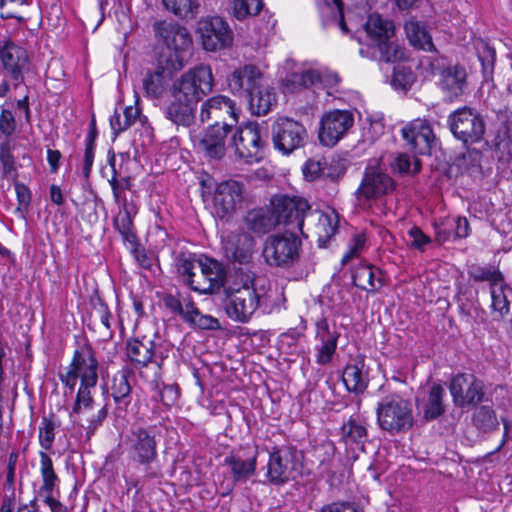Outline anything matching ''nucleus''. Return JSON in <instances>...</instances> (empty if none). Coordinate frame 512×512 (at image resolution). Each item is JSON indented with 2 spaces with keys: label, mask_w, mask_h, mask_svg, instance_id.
I'll return each mask as SVG.
<instances>
[{
  "label": "nucleus",
  "mask_w": 512,
  "mask_h": 512,
  "mask_svg": "<svg viewBox=\"0 0 512 512\" xmlns=\"http://www.w3.org/2000/svg\"><path fill=\"white\" fill-rule=\"evenodd\" d=\"M59 378L70 393L74 391L80 379V386L69 417L75 425L84 429L86 439H91L108 415V404L103 405L97 413L90 414L94 405L91 390L98 383V360L90 344L84 343L74 351L71 363L65 371L59 372Z\"/></svg>",
  "instance_id": "1"
},
{
  "label": "nucleus",
  "mask_w": 512,
  "mask_h": 512,
  "mask_svg": "<svg viewBox=\"0 0 512 512\" xmlns=\"http://www.w3.org/2000/svg\"><path fill=\"white\" fill-rule=\"evenodd\" d=\"M224 293V306L228 317L240 323H247L268 300L264 287H256L255 274L243 269L236 271L235 279L224 287Z\"/></svg>",
  "instance_id": "2"
},
{
  "label": "nucleus",
  "mask_w": 512,
  "mask_h": 512,
  "mask_svg": "<svg viewBox=\"0 0 512 512\" xmlns=\"http://www.w3.org/2000/svg\"><path fill=\"white\" fill-rule=\"evenodd\" d=\"M302 241L295 231L269 235L263 244L262 256L270 267L289 269L298 264Z\"/></svg>",
  "instance_id": "3"
},
{
  "label": "nucleus",
  "mask_w": 512,
  "mask_h": 512,
  "mask_svg": "<svg viewBox=\"0 0 512 512\" xmlns=\"http://www.w3.org/2000/svg\"><path fill=\"white\" fill-rule=\"evenodd\" d=\"M376 416L380 429L392 435L406 432L414 422L411 402L397 393L388 394L378 402Z\"/></svg>",
  "instance_id": "4"
},
{
  "label": "nucleus",
  "mask_w": 512,
  "mask_h": 512,
  "mask_svg": "<svg viewBox=\"0 0 512 512\" xmlns=\"http://www.w3.org/2000/svg\"><path fill=\"white\" fill-rule=\"evenodd\" d=\"M125 444L131 458L144 466L143 480H153L161 477L158 469L151 467L158 457L156 435L151 428L132 427L126 436Z\"/></svg>",
  "instance_id": "5"
},
{
  "label": "nucleus",
  "mask_w": 512,
  "mask_h": 512,
  "mask_svg": "<svg viewBox=\"0 0 512 512\" xmlns=\"http://www.w3.org/2000/svg\"><path fill=\"white\" fill-rule=\"evenodd\" d=\"M214 78L209 65L200 64L189 69L172 86V98L197 106L198 102L213 89Z\"/></svg>",
  "instance_id": "6"
},
{
  "label": "nucleus",
  "mask_w": 512,
  "mask_h": 512,
  "mask_svg": "<svg viewBox=\"0 0 512 512\" xmlns=\"http://www.w3.org/2000/svg\"><path fill=\"white\" fill-rule=\"evenodd\" d=\"M300 462L298 451L292 446H274L269 451L265 470L264 483L273 486H283L294 480L299 474Z\"/></svg>",
  "instance_id": "7"
},
{
  "label": "nucleus",
  "mask_w": 512,
  "mask_h": 512,
  "mask_svg": "<svg viewBox=\"0 0 512 512\" xmlns=\"http://www.w3.org/2000/svg\"><path fill=\"white\" fill-rule=\"evenodd\" d=\"M452 135L464 146L481 142L486 132V122L475 108L463 106L451 112L447 119Z\"/></svg>",
  "instance_id": "8"
},
{
  "label": "nucleus",
  "mask_w": 512,
  "mask_h": 512,
  "mask_svg": "<svg viewBox=\"0 0 512 512\" xmlns=\"http://www.w3.org/2000/svg\"><path fill=\"white\" fill-rule=\"evenodd\" d=\"M270 132L274 148L283 155L304 147L308 141L305 126L289 117L277 118L271 124Z\"/></svg>",
  "instance_id": "9"
},
{
  "label": "nucleus",
  "mask_w": 512,
  "mask_h": 512,
  "mask_svg": "<svg viewBox=\"0 0 512 512\" xmlns=\"http://www.w3.org/2000/svg\"><path fill=\"white\" fill-rule=\"evenodd\" d=\"M271 206L277 216L278 225L283 224L287 227L286 231L297 230L305 235V221L311 211L307 200L296 196L280 195L272 198Z\"/></svg>",
  "instance_id": "10"
},
{
  "label": "nucleus",
  "mask_w": 512,
  "mask_h": 512,
  "mask_svg": "<svg viewBox=\"0 0 512 512\" xmlns=\"http://www.w3.org/2000/svg\"><path fill=\"white\" fill-rule=\"evenodd\" d=\"M153 31L157 40L173 51L166 62L171 63L174 69H181L182 60L179 53L188 50L192 44L188 30L175 22L156 21L153 24Z\"/></svg>",
  "instance_id": "11"
},
{
  "label": "nucleus",
  "mask_w": 512,
  "mask_h": 512,
  "mask_svg": "<svg viewBox=\"0 0 512 512\" xmlns=\"http://www.w3.org/2000/svg\"><path fill=\"white\" fill-rule=\"evenodd\" d=\"M432 74L439 75V86L450 102L459 99L467 87V72L463 66H445L444 59L429 58Z\"/></svg>",
  "instance_id": "12"
},
{
  "label": "nucleus",
  "mask_w": 512,
  "mask_h": 512,
  "mask_svg": "<svg viewBox=\"0 0 512 512\" xmlns=\"http://www.w3.org/2000/svg\"><path fill=\"white\" fill-rule=\"evenodd\" d=\"M450 394L456 407L476 406L484 401L485 385L472 373H458L449 384Z\"/></svg>",
  "instance_id": "13"
},
{
  "label": "nucleus",
  "mask_w": 512,
  "mask_h": 512,
  "mask_svg": "<svg viewBox=\"0 0 512 512\" xmlns=\"http://www.w3.org/2000/svg\"><path fill=\"white\" fill-rule=\"evenodd\" d=\"M393 190V179L377 163H369L355 195L360 203L365 204L368 201L377 200Z\"/></svg>",
  "instance_id": "14"
},
{
  "label": "nucleus",
  "mask_w": 512,
  "mask_h": 512,
  "mask_svg": "<svg viewBox=\"0 0 512 512\" xmlns=\"http://www.w3.org/2000/svg\"><path fill=\"white\" fill-rule=\"evenodd\" d=\"M197 270L189 281V287L200 294H214L224 285L225 271L218 261L202 256L198 259Z\"/></svg>",
  "instance_id": "15"
},
{
  "label": "nucleus",
  "mask_w": 512,
  "mask_h": 512,
  "mask_svg": "<svg viewBox=\"0 0 512 512\" xmlns=\"http://www.w3.org/2000/svg\"><path fill=\"white\" fill-rule=\"evenodd\" d=\"M231 144L239 158L247 163L258 162L262 159L264 141L261 127L257 123H248L236 128L231 138Z\"/></svg>",
  "instance_id": "16"
},
{
  "label": "nucleus",
  "mask_w": 512,
  "mask_h": 512,
  "mask_svg": "<svg viewBox=\"0 0 512 512\" xmlns=\"http://www.w3.org/2000/svg\"><path fill=\"white\" fill-rule=\"evenodd\" d=\"M354 124V115L349 110H332L320 121L319 140L328 147L336 145Z\"/></svg>",
  "instance_id": "17"
},
{
  "label": "nucleus",
  "mask_w": 512,
  "mask_h": 512,
  "mask_svg": "<svg viewBox=\"0 0 512 512\" xmlns=\"http://www.w3.org/2000/svg\"><path fill=\"white\" fill-rule=\"evenodd\" d=\"M244 186L236 180L219 183L215 189L213 204L217 217L228 221L241 206Z\"/></svg>",
  "instance_id": "18"
},
{
  "label": "nucleus",
  "mask_w": 512,
  "mask_h": 512,
  "mask_svg": "<svg viewBox=\"0 0 512 512\" xmlns=\"http://www.w3.org/2000/svg\"><path fill=\"white\" fill-rule=\"evenodd\" d=\"M198 32L202 46L207 51L224 49L233 41V32L228 23L217 16L202 19L199 22Z\"/></svg>",
  "instance_id": "19"
},
{
  "label": "nucleus",
  "mask_w": 512,
  "mask_h": 512,
  "mask_svg": "<svg viewBox=\"0 0 512 512\" xmlns=\"http://www.w3.org/2000/svg\"><path fill=\"white\" fill-rule=\"evenodd\" d=\"M402 137L412 152L419 155H429L436 146V136L431 124L423 119H415L406 124L402 130Z\"/></svg>",
  "instance_id": "20"
},
{
  "label": "nucleus",
  "mask_w": 512,
  "mask_h": 512,
  "mask_svg": "<svg viewBox=\"0 0 512 512\" xmlns=\"http://www.w3.org/2000/svg\"><path fill=\"white\" fill-rule=\"evenodd\" d=\"M340 332L332 329L326 317H321L315 323V362L325 366L332 362L338 346Z\"/></svg>",
  "instance_id": "21"
},
{
  "label": "nucleus",
  "mask_w": 512,
  "mask_h": 512,
  "mask_svg": "<svg viewBox=\"0 0 512 512\" xmlns=\"http://www.w3.org/2000/svg\"><path fill=\"white\" fill-rule=\"evenodd\" d=\"M264 82L263 73L253 64H246L235 69L227 78V85L230 92L244 99Z\"/></svg>",
  "instance_id": "22"
},
{
  "label": "nucleus",
  "mask_w": 512,
  "mask_h": 512,
  "mask_svg": "<svg viewBox=\"0 0 512 512\" xmlns=\"http://www.w3.org/2000/svg\"><path fill=\"white\" fill-rule=\"evenodd\" d=\"M237 108L235 102L224 95L213 96L201 105L200 120L202 122L214 121V124H222L223 122L233 123L236 125Z\"/></svg>",
  "instance_id": "23"
},
{
  "label": "nucleus",
  "mask_w": 512,
  "mask_h": 512,
  "mask_svg": "<svg viewBox=\"0 0 512 512\" xmlns=\"http://www.w3.org/2000/svg\"><path fill=\"white\" fill-rule=\"evenodd\" d=\"M232 130L233 123L210 125L203 137L198 140L197 148L209 158H222L225 154V140Z\"/></svg>",
  "instance_id": "24"
},
{
  "label": "nucleus",
  "mask_w": 512,
  "mask_h": 512,
  "mask_svg": "<svg viewBox=\"0 0 512 512\" xmlns=\"http://www.w3.org/2000/svg\"><path fill=\"white\" fill-rule=\"evenodd\" d=\"M0 58L6 75L13 81L14 88H17L23 82V72L28 65L27 51L8 43L0 50Z\"/></svg>",
  "instance_id": "25"
},
{
  "label": "nucleus",
  "mask_w": 512,
  "mask_h": 512,
  "mask_svg": "<svg viewBox=\"0 0 512 512\" xmlns=\"http://www.w3.org/2000/svg\"><path fill=\"white\" fill-rule=\"evenodd\" d=\"M304 237L317 238L319 247H325L328 241L337 231L335 216L315 210L310 211L305 221Z\"/></svg>",
  "instance_id": "26"
},
{
  "label": "nucleus",
  "mask_w": 512,
  "mask_h": 512,
  "mask_svg": "<svg viewBox=\"0 0 512 512\" xmlns=\"http://www.w3.org/2000/svg\"><path fill=\"white\" fill-rule=\"evenodd\" d=\"M222 244L225 257L229 261L246 264L252 258L255 239L246 232L232 233L222 241Z\"/></svg>",
  "instance_id": "27"
},
{
  "label": "nucleus",
  "mask_w": 512,
  "mask_h": 512,
  "mask_svg": "<svg viewBox=\"0 0 512 512\" xmlns=\"http://www.w3.org/2000/svg\"><path fill=\"white\" fill-rule=\"evenodd\" d=\"M133 372L129 368H123L117 371L111 380L108 388V394L112 397L115 404V411L120 416L122 412H126L132 402V386L129 378Z\"/></svg>",
  "instance_id": "28"
},
{
  "label": "nucleus",
  "mask_w": 512,
  "mask_h": 512,
  "mask_svg": "<svg viewBox=\"0 0 512 512\" xmlns=\"http://www.w3.org/2000/svg\"><path fill=\"white\" fill-rule=\"evenodd\" d=\"M258 451L251 456L244 458L240 454H230L225 457L224 463L230 468L233 485L227 487V493L231 492L233 486L237 483H245L252 477L257 468Z\"/></svg>",
  "instance_id": "29"
},
{
  "label": "nucleus",
  "mask_w": 512,
  "mask_h": 512,
  "mask_svg": "<svg viewBox=\"0 0 512 512\" xmlns=\"http://www.w3.org/2000/svg\"><path fill=\"white\" fill-rule=\"evenodd\" d=\"M342 381L349 392L364 393L369 384V373L363 357H357L345 366Z\"/></svg>",
  "instance_id": "30"
},
{
  "label": "nucleus",
  "mask_w": 512,
  "mask_h": 512,
  "mask_svg": "<svg viewBox=\"0 0 512 512\" xmlns=\"http://www.w3.org/2000/svg\"><path fill=\"white\" fill-rule=\"evenodd\" d=\"M318 6L323 26H334L343 35H350L352 27L345 20L341 0H321Z\"/></svg>",
  "instance_id": "31"
},
{
  "label": "nucleus",
  "mask_w": 512,
  "mask_h": 512,
  "mask_svg": "<svg viewBox=\"0 0 512 512\" xmlns=\"http://www.w3.org/2000/svg\"><path fill=\"white\" fill-rule=\"evenodd\" d=\"M244 221L247 229L258 235L266 234L278 225L272 206L271 209L258 208L248 211Z\"/></svg>",
  "instance_id": "32"
},
{
  "label": "nucleus",
  "mask_w": 512,
  "mask_h": 512,
  "mask_svg": "<svg viewBox=\"0 0 512 512\" xmlns=\"http://www.w3.org/2000/svg\"><path fill=\"white\" fill-rule=\"evenodd\" d=\"M171 63L166 62V66H158L154 72H148L143 78V88L146 95L152 99L160 98L172 77Z\"/></svg>",
  "instance_id": "33"
},
{
  "label": "nucleus",
  "mask_w": 512,
  "mask_h": 512,
  "mask_svg": "<svg viewBox=\"0 0 512 512\" xmlns=\"http://www.w3.org/2000/svg\"><path fill=\"white\" fill-rule=\"evenodd\" d=\"M382 272L372 265L360 263L352 272L353 284L367 292H373L382 287Z\"/></svg>",
  "instance_id": "34"
},
{
  "label": "nucleus",
  "mask_w": 512,
  "mask_h": 512,
  "mask_svg": "<svg viewBox=\"0 0 512 512\" xmlns=\"http://www.w3.org/2000/svg\"><path fill=\"white\" fill-rule=\"evenodd\" d=\"M196 107L191 103L172 98L165 108V116L175 125L188 128L194 124Z\"/></svg>",
  "instance_id": "35"
},
{
  "label": "nucleus",
  "mask_w": 512,
  "mask_h": 512,
  "mask_svg": "<svg viewBox=\"0 0 512 512\" xmlns=\"http://www.w3.org/2000/svg\"><path fill=\"white\" fill-rule=\"evenodd\" d=\"M244 101L248 104L252 114L265 115L276 104V94L272 88L261 83L260 89H256V91L246 96Z\"/></svg>",
  "instance_id": "36"
},
{
  "label": "nucleus",
  "mask_w": 512,
  "mask_h": 512,
  "mask_svg": "<svg viewBox=\"0 0 512 512\" xmlns=\"http://www.w3.org/2000/svg\"><path fill=\"white\" fill-rule=\"evenodd\" d=\"M364 28L367 36L376 46L389 40L394 33L393 24L384 20L379 14H371Z\"/></svg>",
  "instance_id": "37"
},
{
  "label": "nucleus",
  "mask_w": 512,
  "mask_h": 512,
  "mask_svg": "<svg viewBox=\"0 0 512 512\" xmlns=\"http://www.w3.org/2000/svg\"><path fill=\"white\" fill-rule=\"evenodd\" d=\"M367 437L366 427L353 417H350L340 428V439L346 447L353 448L357 446L363 449Z\"/></svg>",
  "instance_id": "38"
},
{
  "label": "nucleus",
  "mask_w": 512,
  "mask_h": 512,
  "mask_svg": "<svg viewBox=\"0 0 512 512\" xmlns=\"http://www.w3.org/2000/svg\"><path fill=\"white\" fill-rule=\"evenodd\" d=\"M405 32L410 44L424 51H435L432 37L426 27L416 20H409L405 24Z\"/></svg>",
  "instance_id": "39"
},
{
  "label": "nucleus",
  "mask_w": 512,
  "mask_h": 512,
  "mask_svg": "<svg viewBox=\"0 0 512 512\" xmlns=\"http://www.w3.org/2000/svg\"><path fill=\"white\" fill-rule=\"evenodd\" d=\"M445 389L440 384H433L429 390L427 399L423 405V417L428 420H435L445 412L443 398Z\"/></svg>",
  "instance_id": "40"
},
{
  "label": "nucleus",
  "mask_w": 512,
  "mask_h": 512,
  "mask_svg": "<svg viewBox=\"0 0 512 512\" xmlns=\"http://www.w3.org/2000/svg\"><path fill=\"white\" fill-rule=\"evenodd\" d=\"M153 341H140L138 339H132L127 343V356L135 367L147 366L152 362L154 350Z\"/></svg>",
  "instance_id": "41"
},
{
  "label": "nucleus",
  "mask_w": 512,
  "mask_h": 512,
  "mask_svg": "<svg viewBox=\"0 0 512 512\" xmlns=\"http://www.w3.org/2000/svg\"><path fill=\"white\" fill-rule=\"evenodd\" d=\"M150 386L154 392L152 396L154 401H160L166 407H171L178 401L180 391L177 384H164L160 380L155 379L150 383Z\"/></svg>",
  "instance_id": "42"
},
{
  "label": "nucleus",
  "mask_w": 512,
  "mask_h": 512,
  "mask_svg": "<svg viewBox=\"0 0 512 512\" xmlns=\"http://www.w3.org/2000/svg\"><path fill=\"white\" fill-rule=\"evenodd\" d=\"M473 425L481 432L488 433L497 429L499 422L491 406L477 407L472 414Z\"/></svg>",
  "instance_id": "43"
},
{
  "label": "nucleus",
  "mask_w": 512,
  "mask_h": 512,
  "mask_svg": "<svg viewBox=\"0 0 512 512\" xmlns=\"http://www.w3.org/2000/svg\"><path fill=\"white\" fill-rule=\"evenodd\" d=\"M188 311L186 312L184 321L194 328L203 330H213L219 327V322L211 315L202 314L196 307L193 300H188Z\"/></svg>",
  "instance_id": "44"
},
{
  "label": "nucleus",
  "mask_w": 512,
  "mask_h": 512,
  "mask_svg": "<svg viewBox=\"0 0 512 512\" xmlns=\"http://www.w3.org/2000/svg\"><path fill=\"white\" fill-rule=\"evenodd\" d=\"M16 144L4 143L0 145V165L2 177L17 182L18 169L13 151Z\"/></svg>",
  "instance_id": "45"
},
{
  "label": "nucleus",
  "mask_w": 512,
  "mask_h": 512,
  "mask_svg": "<svg viewBox=\"0 0 512 512\" xmlns=\"http://www.w3.org/2000/svg\"><path fill=\"white\" fill-rule=\"evenodd\" d=\"M468 275L475 282H489L490 288L503 283L501 272L494 266H481L473 264L468 269Z\"/></svg>",
  "instance_id": "46"
},
{
  "label": "nucleus",
  "mask_w": 512,
  "mask_h": 512,
  "mask_svg": "<svg viewBox=\"0 0 512 512\" xmlns=\"http://www.w3.org/2000/svg\"><path fill=\"white\" fill-rule=\"evenodd\" d=\"M39 456H40V473H41L42 480H43L40 490L47 494H51L52 491L54 490V488L56 487V485L59 481V478L54 471L53 462H52L51 457L43 451H41L39 453Z\"/></svg>",
  "instance_id": "47"
},
{
  "label": "nucleus",
  "mask_w": 512,
  "mask_h": 512,
  "mask_svg": "<svg viewBox=\"0 0 512 512\" xmlns=\"http://www.w3.org/2000/svg\"><path fill=\"white\" fill-rule=\"evenodd\" d=\"M163 4L176 16L186 20L196 18L199 12L197 0H163Z\"/></svg>",
  "instance_id": "48"
},
{
  "label": "nucleus",
  "mask_w": 512,
  "mask_h": 512,
  "mask_svg": "<svg viewBox=\"0 0 512 512\" xmlns=\"http://www.w3.org/2000/svg\"><path fill=\"white\" fill-rule=\"evenodd\" d=\"M17 129V122L14 113L6 108H2L0 113V145L4 143L15 144L11 136Z\"/></svg>",
  "instance_id": "49"
},
{
  "label": "nucleus",
  "mask_w": 512,
  "mask_h": 512,
  "mask_svg": "<svg viewBox=\"0 0 512 512\" xmlns=\"http://www.w3.org/2000/svg\"><path fill=\"white\" fill-rule=\"evenodd\" d=\"M415 74L411 68L398 64L394 67L391 85L397 89L406 92L415 82Z\"/></svg>",
  "instance_id": "50"
},
{
  "label": "nucleus",
  "mask_w": 512,
  "mask_h": 512,
  "mask_svg": "<svg viewBox=\"0 0 512 512\" xmlns=\"http://www.w3.org/2000/svg\"><path fill=\"white\" fill-rule=\"evenodd\" d=\"M263 7L262 0H234L233 15L238 20L257 15Z\"/></svg>",
  "instance_id": "51"
},
{
  "label": "nucleus",
  "mask_w": 512,
  "mask_h": 512,
  "mask_svg": "<svg viewBox=\"0 0 512 512\" xmlns=\"http://www.w3.org/2000/svg\"><path fill=\"white\" fill-rule=\"evenodd\" d=\"M379 59L384 62H395L406 57L405 49L389 40L377 45Z\"/></svg>",
  "instance_id": "52"
},
{
  "label": "nucleus",
  "mask_w": 512,
  "mask_h": 512,
  "mask_svg": "<svg viewBox=\"0 0 512 512\" xmlns=\"http://www.w3.org/2000/svg\"><path fill=\"white\" fill-rule=\"evenodd\" d=\"M188 300L192 299L189 296L182 297L180 294H165L162 299L164 307L170 312L181 316L183 320L185 319L186 312L188 311Z\"/></svg>",
  "instance_id": "53"
},
{
  "label": "nucleus",
  "mask_w": 512,
  "mask_h": 512,
  "mask_svg": "<svg viewBox=\"0 0 512 512\" xmlns=\"http://www.w3.org/2000/svg\"><path fill=\"white\" fill-rule=\"evenodd\" d=\"M392 167L399 173L416 174L420 171L421 163L415 156L411 157L406 153H401L395 158Z\"/></svg>",
  "instance_id": "54"
},
{
  "label": "nucleus",
  "mask_w": 512,
  "mask_h": 512,
  "mask_svg": "<svg viewBox=\"0 0 512 512\" xmlns=\"http://www.w3.org/2000/svg\"><path fill=\"white\" fill-rule=\"evenodd\" d=\"M317 79H319L318 70L309 69L292 73L288 77L287 83L295 88H307L317 84Z\"/></svg>",
  "instance_id": "55"
},
{
  "label": "nucleus",
  "mask_w": 512,
  "mask_h": 512,
  "mask_svg": "<svg viewBox=\"0 0 512 512\" xmlns=\"http://www.w3.org/2000/svg\"><path fill=\"white\" fill-rule=\"evenodd\" d=\"M490 292L492 297L491 306L495 312H498L499 317L503 318L510 311V303L503 292V283L497 287H492Z\"/></svg>",
  "instance_id": "56"
},
{
  "label": "nucleus",
  "mask_w": 512,
  "mask_h": 512,
  "mask_svg": "<svg viewBox=\"0 0 512 512\" xmlns=\"http://www.w3.org/2000/svg\"><path fill=\"white\" fill-rule=\"evenodd\" d=\"M53 422L47 418H43L39 427V442L43 449L50 450L52 448L55 433Z\"/></svg>",
  "instance_id": "57"
},
{
  "label": "nucleus",
  "mask_w": 512,
  "mask_h": 512,
  "mask_svg": "<svg viewBox=\"0 0 512 512\" xmlns=\"http://www.w3.org/2000/svg\"><path fill=\"white\" fill-rule=\"evenodd\" d=\"M319 79L317 83L321 84L323 88L327 89L328 95H333L338 92V86L340 84V77L336 72L333 71H318Z\"/></svg>",
  "instance_id": "58"
},
{
  "label": "nucleus",
  "mask_w": 512,
  "mask_h": 512,
  "mask_svg": "<svg viewBox=\"0 0 512 512\" xmlns=\"http://www.w3.org/2000/svg\"><path fill=\"white\" fill-rule=\"evenodd\" d=\"M198 259H192L185 255H179L177 257V269L178 272L184 277L185 282L189 285V281L194 277V273L197 270Z\"/></svg>",
  "instance_id": "59"
},
{
  "label": "nucleus",
  "mask_w": 512,
  "mask_h": 512,
  "mask_svg": "<svg viewBox=\"0 0 512 512\" xmlns=\"http://www.w3.org/2000/svg\"><path fill=\"white\" fill-rule=\"evenodd\" d=\"M30 0H0V16L3 19H19L17 9L20 6L29 4Z\"/></svg>",
  "instance_id": "60"
},
{
  "label": "nucleus",
  "mask_w": 512,
  "mask_h": 512,
  "mask_svg": "<svg viewBox=\"0 0 512 512\" xmlns=\"http://www.w3.org/2000/svg\"><path fill=\"white\" fill-rule=\"evenodd\" d=\"M14 188L18 201L17 211L21 212V214L24 215V213L28 211V207L31 202L30 189L25 184L19 181L14 183Z\"/></svg>",
  "instance_id": "61"
},
{
  "label": "nucleus",
  "mask_w": 512,
  "mask_h": 512,
  "mask_svg": "<svg viewBox=\"0 0 512 512\" xmlns=\"http://www.w3.org/2000/svg\"><path fill=\"white\" fill-rule=\"evenodd\" d=\"M18 458L19 452L15 450L10 452L8 456L5 486L10 490V493H15V471Z\"/></svg>",
  "instance_id": "62"
},
{
  "label": "nucleus",
  "mask_w": 512,
  "mask_h": 512,
  "mask_svg": "<svg viewBox=\"0 0 512 512\" xmlns=\"http://www.w3.org/2000/svg\"><path fill=\"white\" fill-rule=\"evenodd\" d=\"M408 236L411 239V247L423 251L425 246L431 242L429 236H427L419 227L413 226L408 231Z\"/></svg>",
  "instance_id": "63"
},
{
  "label": "nucleus",
  "mask_w": 512,
  "mask_h": 512,
  "mask_svg": "<svg viewBox=\"0 0 512 512\" xmlns=\"http://www.w3.org/2000/svg\"><path fill=\"white\" fill-rule=\"evenodd\" d=\"M450 218L442 220L439 223H435V234H436V240L439 243H444L446 241L451 240L454 238L453 230L454 227L451 226L449 223Z\"/></svg>",
  "instance_id": "64"
}]
</instances>
